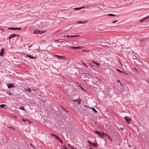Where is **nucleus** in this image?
Returning a JSON list of instances; mask_svg holds the SVG:
<instances>
[{"label":"nucleus","instance_id":"nucleus-2","mask_svg":"<svg viewBox=\"0 0 149 149\" xmlns=\"http://www.w3.org/2000/svg\"><path fill=\"white\" fill-rule=\"evenodd\" d=\"M126 120V122L129 124L130 123L131 121V119L129 117L127 116H125L124 118Z\"/></svg>","mask_w":149,"mask_h":149},{"label":"nucleus","instance_id":"nucleus-38","mask_svg":"<svg viewBox=\"0 0 149 149\" xmlns=\"http://www.w3.org/2000/svg\"><path fill=\"white\" fill-rule=\"evenodd\" d=\"M62 87L63 88L64 87V85L63 84H62Z\"/></svg>","mask_w":149,"mask_h":149},{"label":"nucleus","instance_id":"nucleus-26","mask_svg":"<svg viewBox=\"0 0 149 149\" xmlns=\"http://www.w3.org/2000/svg\"><path fill=\"white\" fill-rule=\"evenodd\" d=\"M15 28H13V27H9L8 28L10 30H15Z\"/></svg>","mask_w":149,"mask_h":149},{"label":"nucleus","instance_id":"nucleus-29","mask_svg":"<svg viewBox=\"0 0 149 149\" xmlns=\"http://www.w3.org/2000/svg\"><path fill=\"white\" fill-rule=\"evenodd\" d=\"M15 30H20L22 29L21 28H15Z\"/></svg>","mask_w":149,"mask_h":149},{"label":"nucleus","instance_id":"nucleus-27","mask_svg":"<svg viewBox=\"0 0 149 149\" xmlns=\"http://www.w3.org/2000/svg\"><path fill=\"white\" fill-rule=\"evenodd\" d=\"M144 20H147V21L149 20V16L147 17L144 18Z\"/></svg>","mask_w":149,"mask_h":149},{"label":"nucleus","instance_id":"nucleus-20","mask_svg":"<svg viewBox=\"0 0 149 149\" xmlns=\"http://www.w3.org/2000/svg\"><path fill=\"white\" fill-rule=\"evenodd\" d=\"M5 106L6 105L4 104H2L0 105V107L1 108H4Z\"/></svg>","mask_w":149,"mask_h":149},{"label":"nucleus","instance_id":"nucleus-15","mask_svg":"<svg viewBox=\"0 0 149 149\" xmlns=\"http://www.w3.org/2000/svg\"><path fill=\"white\" fill-rule=\"evenodd\" d=\"M70 37L72 38H77L79 36V35H70Z\"/></svg>","mask_w":149,"mask_h":149},{"label":"nucleus","instance_id":"nucleus-16","mask_svg":"<svg viewBox=\"0 0 149 149\" xmlns=\"http://www.w3.org/2000/svg\"><path fill=\"white\" fill-rule=\"evenodd\" d=\"M84 6L80 7V8H74V10H79V9H82L84 8Z\"/></svg>","mask_w":149,"mask_h":149},{"label":"nucleus","instance_id":"nucleus-12","mask_svg":"<svg viewBox=\"0 0 149 149\" xmlns=\"http://www.w3.org/2000/svg\"><path fill=\"white\" fill-rule=\"evenodd\" d=\"M73 101L76 102L78 104H80V101L78 99H77L76 100H73Z\"/></svg>","mask_w":149,"mask_h":149},{"label":"nucleus","instance_id":"nucleus-36","mask_svg":"<svg viewBox=\"0 0 149 149\" xmlns=\"http://www.w3.org/2000/svg\"><path fill=\"white\" fill-rule=\"evenodd\" d=\"M23 121L24 122H25V121H27V120H24V119H23Z\"/></svg>","mask_w":149,"mask_h":149},{"label":"nucleus","instance_id":"nucleus-14","mask_svg":"<svg viewBox=\"0 0 149 149\" xmlns=\"http://www.w3.org/2000/svg\"><path fill=\"white\" fill-rule=\"evenodd\" d=\"M56 139L61 143H63L62 140L61 139H60V138L58 136Z\"/></svg>","mask_w":149,"mask_h":149},{"label":"nucleus","instance_id":"nucleus-37","mask_svg":"<svg viewBox=\"0 0 149 149\" xmlns=\"http://www.w3.org/2000/svg\"><path fill=\"white\" fill-rule=\"evenodd\" d=\"M89 79V78L88 77H86V80H87Z\"/></svg>","mask_w":149,"mask_h":149},{"label":"nucleus","instance_id":"nucleus-6","mask_svg":"<svg viewBox=\"0 0 149 149\" xmlns=\"http://www.w3.org/2000/svg\"><path fill=\"white\" fill-rule=\"evenodd\" d=\"M7 86L8 88H14V85L13 84H9L7 85Z\"/></svg>","mask_w":149,"mask_h":149},{"label":"nucleus","instance_id":"nucleus-11","mask_svg":"<svg viewBox=\"0 0 149 149\" xmlns=\"http://www.w3.org/2000/svg\"><path fill=\"white\" fill-rule=\"evenodd\" d=\"M24 90L26 91L29 92H31V90L29 88H24Z\"/></svg>","mask_w":149,"mask_h":149},{"label":"nucleus","instance_id":"nucleus-17","mask_svg":"<svg viewBox=\"0 0 149 149\" xmlns=\"http://www.w3.org/2000/svg\"><path fill=\"white\" fill-rule=\"evenodd\" d=\"M92 62L93 63L95 64L96 65H98V66H99L100 65V64L98 63H97L96 62H95L94 61H92Z\"/></svg>","mask_w":149,"mask_h":149},{"label":"nucleus","instance_id":"nucleus-8","mask_svg":"<svg viewBox=\"0 0 149 149\" xmlns=\"http://www.w3.org/2000/svg\"><path fill=\"white\" fill-rule=\"evenodd\" d=\"M81 47H70V48L72 49H79L81 48Z\"/></svg>","mask_w":149,"mask_h":149},{"label":"nucleus","instance_id":"nucleus-30","mask_svg":"<svg viewBox=\"0 0 149 149\" xmlns=\"http://www.w3.org/2000/svg\"><path fill=\"white\" fill-rule=\"evenodd\" d=\"M144 20H145V21H147V20H144V19H143V20H140V22H142L143 21H144Z\"/></svg>","mask_w":149,"mask_h":149},{"label":"nucleus","instance_id":"nucleus-10","mask_svg":"<svg viewBox=\"0 0 149 149\" xmlns=\"http://www.w3.org/2000/svg\"><path fill=\"white\" fill-rule=\"evenodd\" d=\"M26 56H27V57H29V58H30L31 59H35V58H37V57H36V56H33L31 55H27Z\"/></svg>","mask_w":149,"mask_h":149},{"label":"nucleus","instance_id":"nucleus-32","mask_svg":"<svg viewBox=\"0 0 149 149\" xmlns=\"http://www.w3.org/2000/svg\"><path fill=\"white\" fill-rule=\"evenodd\" d=\"M118 22V20H116V21H113V22H112V23H115L116 22Z\"/></svg>","mask_w":149,"mask_h":149},{"label":"nucleus","instance_id":"nucleus-40","mask_svg":"<svg viewBox=\"0 0 149 149\" xmlns=\"http://www.w3.org/2000/svg\"><path fill=\"white\" fill-rule=\"evenodd\" d=\"M125 73V74H126V75H127L128 74H127V73H125H125Z\"/></svg>","mask_w":149,"mask_h":149},{"label":"nucleus","instance_id":"nucleus-23","mask_svg":"<svg viewBox=\"0 0 149 149\" xmlns=\"http://www.w3.org/2000/svg\"><path fill=\"white\" fill-rule=\"evenodd\" d=\"M51 135L52 136H53L55 137L56 138L58 136L56 135L53 134H51Z\"/></svg>","mask_w":149,"mask_h":149},{"label":"nucleus","instance_id":"nucleus-7","mask_svg":"<svg viewBox=\"0 0 149 149\" xmlns=\"http://www.w3.org/2000/svg\"><path fill=\"white\" fill-rule=\"evenodd\" d=\"M17 36V35L15 34H12L10 35V36L9 37L8 39H10L13 38H15L16 36Z\"/></svg>","mask_w":149,"mask_h":149},{"label":"nucleus","instance_id":"nucleus-42","mask_svg":"<svg viewBox=\"0 0 149 149\" xmlns=\"http://www.w3.org/2000/svg\"><path fill=\"white\" fill-rule=\"evenodd\" d=\"M63 36L65 38H66V36Z\"/></svg>","mask_w":149,"mask_h":149},{"label":"nucleus","instance_id":"nucleus-3","mask_svg":"<svg viewBox=\"0 0 149 149\" xmlns=\"http://www.w3.org/2000/svg\"><path fill=\"white\" fill-rule=\"evenodd\" d=\"M88 143L92 146L93 147H97V143L91 142L90 141H88Z\"/></svg>","mask_w":149,"mask_h":149},{"label":"nucleus","instance_id":"nucleus-5","mask_svg":"<svg viewBox=\"0 0 149 149\" xmlns=\"http://www.w3.org/2000/svg\"><path fill=\"white\" fill-rule=\"evenodd\" d=\"M54 57H57L60 59H65L66 57L64 56H61L58 55H55Z\"/></svg>","mask_w":149,"mask_h":149},{"label":"nucleus","instance_id":"nucleus-45","mask_svg":"<svg viewBox=\"0 0 149 149\" xmlns=\"http://www.w3.org/2000/svg\"><path fill=\"white\" fill-rule=\"evenodd\" d=\"M68 146H70V144H69V145H68Z\"/></svg>","mask_w":149,"mask_h":149},{"label":"nucleus","instance_id":"nucleus-44","mask_svg":"<svg viewBox=\"0 0 149 149\" xmlns=\"http://www.w3.org/2000/svg\"><path fill=\"white\" fill-rule=\"evenodd\" d=\"M121 129L122 130H123V129H122V128H121Z\"/></svg>","mask_w":149,"mask_h":149},{"label":"nucleus","instance_id":"nucleus-22","mask_svg":"<svg viewBox=\"0 0 149 149\" xmlns=\"http://www.w3.org/2000/svg\"><path fill=\"white\" fill-rule=\"evenodd\" d=\"M19 109L21 110H22L23 111H25V108L24 107H19Z\"/></svg>","mask_w":149,"mask_h":149},{"label":"nucleus","instance_id":"nucleus-1","mask_svg":"<svg viewBox=\"0 0 149 149\" xmlns=\"http://www.w3.org/2000/svg\"><path fill=\"white\" fill-rule=\"evenodd\" d=\"M46 30L41 31L39 30H36L34 31L33 33L35 34H42L46 32Z\"/></svg>","mask_w":149,"mask_h":149},{"label":"nucleus","instance_id":"nucleus-21","mask_svg":"<svg viewBox=\"0 0 149 149\" xmlns=\"http://www.w3.org/2000/svg\"><path fill=\"white\" fill-rule=\"evenodd\" d=\"M107 15L109 16H116V15H114V14H108Z\"/></svg>","mask_w":149,"mask_h":149},{"label":"nucleus","instance_id":"nucleus-4","mask_svg":"<svg viewBox=\"0 0 149 149\" xmlns=\"http://www.w3.org/2000/svg\"><path fill=\"white\" fill-rule=\"evenodd\" d=\"M95 132L98 134V135L101 137H103L104 136V135L105 134L104 133H101L99 131H95Z\"/></svg>","mask_w":149,"mask_h":149},{"label":"nucleus","instance_id":"nucleus-18","mask_svg":"<svg viewBox=\"0 0 149 149\" xmlns=\"http://www.w3.org/2000/svg\"><path fill=\"white\" fill-rule=\"evenodd\" d=\"M116 70H117V71L118 72H120L121 73H125L123 71H121V70H120L119 69H116Z\"/></svg>","mask_w":149,"mask_h":149},{"label":"nucleus","instance_id":"nucleus-9","mask_svg":"<svg viewBox=\"0 0 149 149\" xmlns=\"http://www.w3.org/2000/svg\"><path fill=\"white\" fill-rule=\"evenodd\" d=\"M4 53V49L3 48L1 49L0 52V56H3Z\"/></svg>","mask_w":149,"mask_h":149},{"label":"nucleus","instance_id":"nucleus-43","mask_svg":"<svg viewBox=\"0 0 149 149\" xmlns=\"http://www.w3.org/2000/svg\"><path fill=\"white\" fill-rule=\"evenodd\" d=\"M147 82L149 84V81H147Z\"/></svg>","mask_w":149,"mask_h":149},{"label":"nucleus","instance_id":"nucleus-39","mask_svg":"<svg viewBox=\"0 0 149 149\" xmlns=\"http://www.w3.org/2000/svg\"><path fill=\"white\" fill-rule=\"evenodd\" d=\"M65 147V149H68L67 148H66L65 146H64Z\"/></svg>","mask_w":149,"mask_h":149},{"label":"nucleus","instance_id":"nucleus-25","mask_svg":"<svg viewBox=\"0 0 149 149\" xmlns=\"http://www.w3.org/2000/svg\"><path fill=\"white\" fill-rule=\"evenodd\" d=\"M7 127H8V128H10V129L11 128V129L13 130H15V129L14 128H13V127H12L8 126Z\"/></svg>","mask_w":149,"mask_h":149},{"label":"nucleus","instance_id":"nucleus-24","mask_svg":"<svg viewBox=\"0 0 149 149\" xmlns=\"http://www.w3.org/2000/svg\"><path fill=\"white\" fill-rule=\"evenodd\" d=\"M51 135L52 136H53L55 137L56 138L58 136L56 135L53 134H51Z\"/></svg>","mask_w":149,"mask_h":149},{"label":"nucleus","instance_id":"nucleus-35","mask_svg":"<svg viewBox=\"0 0 149 149\" xmlns=\"http://www.w3.org/2000/svg\"><path fill=\"white\" fill-rule=\"evenodd\" d=\"M120 82V81L119 80H117V82L119 83V82Z\"/></svg>","mask_w":149,"mask_h":149},{"label":"nucleus","instance_id":"nucleus-41","mask_svg":"<svg viewBox=\"0 0 149 149\" xmlns=\"http://www.w3.org/2000/svg\"><path fill=\"white\" fill-rule=\"evenodd\" d=\"M9 94L10 95H12L11 93H9Z\"/></svg>","mask_w":149,"mask_h":149},{"label":"nucleus","instance_id":"nucleus-31","mask_svg":"<svg viewBox=\"0 0 149 149\" xmlns=\"http://www.w3.org/2000/svg\"><path fill=\"white\" fill-rule=\"evenodd\" d=\"M106 136L107 137H108V138H109L110 139H111V138H110V137L109 135H107V134H106Z\"/></svg>","mask_w":149,"mask_h":149},{"label":"nucleus","instance_id":"nucleus-28","mask_svg":"<svg viewBox=\"0 0 149 149\" xmlns=\"http://www.w3.org/2000/svg\"><path fill=\"white\" fill-rule=\"evenodd\" d=\"M81 62H82V64H83L85 66H86L87 67H88L87 65L85 63H84L83 61H82L81 60Z\"/></svg>","mask_w":149,"mask_h":149},{"label":"nucleus","instance_id":"nucleus-13","mask_svg":"<svg viewBox=\"0 0 149 149\" xmlns=\"http://www.w3.org/2000/svg\"><path fill=\"white\" fill-rule=\"evenodd\" d=\"M86 21H84L83 22L82 21H78L77 22V23L78 24H84V23H85L86 22Z\"/></svg>","mask_w":149,"mask_h":149},{"label":"nucleus","instance_id":"nucleus-33","mask_svg":"<svg viewBox=\"0 0 149 149\" xmlns=\"http://www.w3.org/2000/svg\"><path fill=\"white\" fill-rule=\"evenodd\" d=\"M66 37L69 38L70 37V36L69 35H67L66 36Z\"/></svg>","mask_w":149,"mask_h":149},{"label":"nucleus","instance_id":"nucleus-34","mask_svg":"<svg viewBox=\"0 0 149 149\" xmlns=\"http://www.w3.org/2000/svg\"><path fill=\"white\" fill-rule=\"evenodd\" d=\"M71 148L72 149H75V148L73 147H71Z\"/></svg>","mask_w":149,"mask_h":149},{"label":"nucleus","instance_id":"nucleus-19","mask_svg":"<svg viewBox=\"0 0 149 149\" xmlns=\"http://www.w3.org/2000/svg\"><path fill=\"white\" fill-rule=\"evenodd\" d=\"M91 109L93 111H94V112L95 113L97 112V111H96L95 109V108L93 107H91Z\"/></svg>","mask_w":149,"mask_h":149}]
</instances>
